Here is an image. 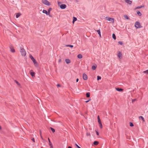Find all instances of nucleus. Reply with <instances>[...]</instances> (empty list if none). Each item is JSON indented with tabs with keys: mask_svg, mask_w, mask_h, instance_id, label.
<instances>
[{
	"mask_svg": "<svg viewBox=\"0 0 148 148\" xmlns=\"http://www.w3.org/2000/svg\"><path fill=\"white\" fill-rule=\"evenodd\" d=\"M83 77L84 80H86L87 79V76L85 73H84L83 75Z\"/></svg>",
	"mask_w": 148,
	"mask_h": 148,
	"instance_id": "6e6552de",
	"label": "nucleus"
},
{
	"mask_svg": "<svg viewBox=\"0 0 148 148\" xmlns=\"http://www.w3.org/2000/svg\"><path fill=\"white\" fill-rule=\"evenodd\" d=\"M32 140L34 142H35V140H34V138H33L32 139Z\"/></svg>",
	"mask_w": 148,
	"mask_h": 148,
	"instance_id": "79ce46f5",
	"label": "nucleus"
},
{
	"mask_svg": "<svg viewBox=\"0 0 148 148\" xmlns=\"http://www.w3.org/2000/svg\"><path fill=\"white\" fill-rule=\"evenodd\" d=\"M118 43L121 45H122L123 44V43L121 41H119L118 42Z\"/></svg>",
	"mask_w": 148,
	"mask_h": 148,
	"instance_id": "473e14b6",
	"label": "nucleus"
},
{
	"mask_svg": "<svg viewBox=\"0 0 148 148\" xmlns=\"http://www.w3.org/2000/svg\"><path fill=\"white\" fill-rule=\"evenodd\" d=\"M106 20L110 21L113 23L114 22V19L113 18H110L108 16H106Z\"/></svg>",
	"mask_w": 148,
	"mask_h": 148,
	"instance_id": "20e7f679",
	"label": "nucleus"
},
{
	"mask_svg": "<svg viewBox=\"0 0 148 148\" xmlns=\"http://www.w3.org/2000/svg\"><path fill=\"white\" fill-rule=\"evenodd\" d=\"M20 52L22 56H25L26 54V52L24 48L23 47H21L20 49Z\"/></svg>",
	"mask_w": 148,
	"mask_h": 148,
	"instance_id": "f03ea898",
	"label": "nucleus"
},
{
	"mask_svg": "<svg viewBox=\"0 0 148 148\" xmlns=\"http://www.w3.org/2000/svg\"><path fill=\"white\" fill-rule=\"evenodd\" d=\"M125 2H126L127 4H131L132 3V2L131 1L128 0H125Z\"/></svg>",
	"mask_w": 148,
	"mask_h": 148,
	"instance_id": "1a4fd4ad",
	"label": "nucleus"
},
{
	"mask_svg": "<svg viewBox=\"0 0 148 148\" xmlns=\"http://www.w3.org/2000/svg\"><path fill=\"white\" fill-rule=\"evenodd\" d=\"M50 148H53V146H52V147H50Z\"/></svg>",
	"mask_w": 148,
	"mask_h": 148,
	"instance_id": "603ef678",
	"label": "nucleus"
},
{
	"mask_svg": "<svg viewBox=\"0 0 148 148\" xmlns=\"http://www.w3.org/2000/svg\"><path fill=\"white\" fill-rule=\"evenodd\" d=\"M99 142L97 141H95L94 142L93 144L95 145H97L98 144Z\"/></svg>",
	"mask_w": 148,
	"mask_h": 148,
	"instance_id": "4be33fe9",
	"label": "nucleus"
},
{
	"mask_svg": "<svg viewBox=\"0 0 148 148\" xmlns=\"http://www.w3.org/2000/svg\"><path fill=\"white\" fill-rule=\"evenodd\" d=\"M58 4L59 6H60V4H61V3L60 2H58Z\"/></svg>",
	"mask_w": 148,
	"mask_h": 148,
	"instance_id": "58836bf2",
	"label": "nucleus"
},
{
	"mask_svg": "<svg viewBox=\"0 0 148 148\" xmlns=\"http://www.w3.org/2000/svg\"><path fill=\"white\" fill-rule=\"evenodd\" d=\"M143 73H147L148 74V70L143 71Z\"/></svg>",
	"mask_w": 148,
	"mask_h": 148,
	"instance_id": "72a5a7b5",
	"label": "nucleus"
},
{
	"mask_svg": "<svg viewBox=\"0 0 148 148\" xmlns=\"http://www.w3.org/2000/svg\"><path fill=\"white\" fill-rule=\"evenodd\" d=\"M117 53V56L120 59L122 58V55L121 53V52L119 51Z\"/></svg>",
	"mask_w": 148,
	"mask_h": 148,
	"instance_id": "423d86ee",
	"label": "nucleus"
},
{
	"mask_svg": "<svg viewBox=\"0 0 148 148\" xmlns=\"http://www.w3.org/2000/svg\"><path fill=\"white\" fill-rule=\"evenodd\" d=\"M97 66L96 65L92 66V69L93 70H95L97 68Z\"/></svg>",
	"mask_w": 148,
	"mask_h": 148,
	"instance_id": "4468645a",
	"label": "nucleus"
},
{
	"mask_svg": "<svg viewBox=\"0 0 148 148\" xmlns=\"http://www.w3.org/2000/svg\"><path fill=\"white\" fill-rule=\"evenodd\" d=\"M61 59H60L59 60H58V62H61Z\"/></svg>",
	"mask_w": 148,
	"mask_h": 148,
	"instance_id": "a19ab883",
	"label": "nucleus"
},
{
	"mask_svg": "<svg viewBox=\"0 0 148 148\" xmlns=\"http://www.w3.org/2000/svg\"><path fill=\"white\" fill-rule=\"evenodd\" d=\"M137 13L139 16H141L142 15L141 13L138 11H137Z\"/></svg>",
	"mask_w": 148,
	"mask_h": 148,
	"instance_id": "b1692460",
	"label": "nucleus"
},
{
	"mask_svg": "<svg viewBox=\"0 0 148 148\" xmlns=\"http://www.w3.org/2000/svg\"><path fill=\"white\" fill-rule=\"evenodd\" d=\"M112 38H113L114 39V40H116V36L114 34H112Z\"/></svg>",
	"mask_w": 148,
	"mask_h": 148,
	"instance_id": "412c9836",
	"label": "nucleus"
},
{
	"mask_svg": "<svg viewBox=\"0 0 148 148\" xmlns=\"http://www.w3.org/2000/svg\"><path fill=\"white\" fill-rule=\"evenodd\" d=\"M75 145L78 148H81L78 146L76 144H75Z\"/></svg>",
	"mask_w": 148,
	"mask_h": 148,
	"instance_id": "ea45409f",
	"label": "nucleus"
},
{
	"mask_svg": "<svg viewBox=\"0 0 148 148\" xmlns=\"http://www.w3.org/2000/svg\"><path fill=\"white\" fill-rule=\"evenodd\" d=\"M52 10V8H49L48 10V15L50 16V11Z\"/></svg>",
	"mask_w": 148,
	"mask_h": 148,
	"instance_id": "2eb2a0df",
	"label": "nucleus"
},
{
	"mask_svg": "<svg viewBox=\"0 0 148 148\" xmlns=\"http://www.w3.org/2000/svg\"><path fill=\"white\" fill-rule=\"evenodd\" d=\"M116 90H117V91H119V92H121L123 91V89L122 88H116Z\"/></svg>",
	"mask_w": 148,
	"mask_h": 148,
	"instance_id": "f8f14e48",
	"label": "nucleus"
},
{
	"mask_svg": "<svg viewBox=\"0 0 148 148\" xmlns=\"http://www.w3.org/2000/svg\"><path fill=\"white\" fill-rule=\"evenodd\" d=\"M90 100H88V101H86L85 102H86V103H87V102H88L89 101H90Z\"/></svg>",
	"mask_w": 148,
	"mask_h": 148,
	"instance_id": "c03bdc74",
	"label": "nucleus"
},
{
	"mask_svg": "<svg viewBox=\"0 0 148 148\" xmlns=\"http://www.w3.org/2000/svg\"><path fill=\"white\" fill-rule=\"evenodd\" d=\"M142 7H142V6H138V7H137L136 8V9L140 8H142Z\"/></svg>",
	"mask_w": 148,
	"mask_h": 148,
	"instance_id": "e433bc0d",
	"label": "nucleus"
},
{
	"mask_svg": "<svg viewBox=\"0 0 148 148\" xmlns=\"http://www.w3.org/2000/svg\"><path fill=\"white\" fill-rule=\"evenodd\" d=\"M68 148H72L71 147H70V146H69L68 147Z\"/></svg>",
	"mask_w": 148,
	"mask_h": 148,
	"instance_id": "8fccbe9b",
	"label": "nucleus"
},
{
	"mask_svg": "<svg viewBox=\"0 0 148 148\" xmlns=\"http://www.w3.org/2000/svg\"><path fill=\"white\" fill-rule=\"evenodd\" d=\"M10 51L14 53L15 52V50L13 47H10Z\"/></svg>",
	"mask_w": 148,
	"mask_h": 148,
	"instance_id": "9b49d317",
	"label": "nucleus"
},
{
	"mask_svg": "<svg viewBox=\"0 0 148 148\" xmlns=\"http://www.w3.org/2000/svg\"><path fill=\"white\" fill-rule=\"evenodd\" d=\"M16 83L18 84L19 85V84L18 83V82L17 81H16Z\"/></svg>",
	"mask_w": 148,
	"mask_h": 148,
	"instance_id": "49530a36",
	"label": "nucleus"
},
{
	"mask_svg": "<svg viewBox=\"0 0 148 148\" xmlns=\"http://www.w3.org/2000/svg\"><path fill=\"white\" fill-rule=\"evenodd\" d=\"M124 18L126 19H129V17L127 15H124Z\"/></svg>",
	"mask_w": 148,
	"mask_h": 148,
	"instance_id": "5701e85b",
	"label": "nucleus"
},
{
	"mask_svg": "<svg viewBox=\"0 0 148 148\" xmlns=\"http://www.w3.org/2000/svg\"><path fill=\"white\" fill-rule=\"evenodd\" d=\"M77 18L75 17H73V24H74L75 22L76 21H77Z\"/></svg>",
	"mask_w": 148,
	"mask_h": 148,
	"instance_id": "a211bd4d",
	"label": "nucleus"
},
{
	"mask_svg": "<svg viewBox=\"0 0 148 148\" xmlns=\"http://www.w3.org/2000/svg\"><path fill=\"white\" fill-rule=\"evenodd\" d=\"M42 3L45 5L49 6L50 5L49 2L47 0H42Z\"/></svg>",
	"mask_w": 148,
	"mask_h": 148,
	"instance_id": "39448f33",
	"label": "nucleus"
},
{
	"mask_svg": "<svg viewBox=\"0 0 148 148\" xmlns=\"http://www.w3.org/2000/svg\"><path fill=\"white\" fill-rule=\"evenodd\" d=\"M86 135L87 136H89V137L90 136V134L89 133H88V132L86 134Z\"/></svg>",
	"mask_w": 148,
	"mask_h": 148,
	"instance_id": "c756f323",
	"label": "nucleus"
},
{
	"mask_svg": "<svg viewBox=\"0 0 148 148\" xmlns=\"http://www.w3.org/2000/svg\"><path fill=\"white\" fill-rule=\"evenodd\" d=\"M130 125L131 127H133L134 126V125L132 123H130Z\"/></svg>",
	"mask_w": 148,
	"mask_h": 148,
	"instance_id": "2f4dec72",
	"label": "nucleus"
},
{
	"mask_svg": "<svg viewBox=\"0 0 148 148\" xmlns=\"http://www.w3.org/2000/svg\"><path fill=\"white\" fill-rule=\"evenodd\" d=\"M0 129L1 130V126H0Z\"/></svg>",
	"mask_w": 148,
	"mask_h": 148,
	"instance_id": "864d4df0",
	"label": "nucleus"
},
{
	"mask_svg": "<svg viewBox=\"0 0 148 148\" xmlns=\"http://www.w3.org/2000/svg\"><path fill=\"white\" fill-rule=\"evenodd\" d=\"M42 12L44 13L46 15H48L47 11L46 10H44L42 11Z\"/></svg>",
	"mask_w": 148,
	"mask_h": 148,
	"instance_id": "f3484780",
	"label": "nucleus"
},
{
	"mask_svg": "<svg viewBox=\"0 0 148 148\" xmlns=\"http://www.w3.org/2000/svg\"><path fill=\"white\" fill-rule=\"evenodd\" d=\"M50 129L53 132H54L55 131V130L54 129H53V128H52V127H50Z\"/></svg>",
	"mask_w": 148,
	"mask_h": 148,
	"instance_id": "c85d7f7f",
	"label": "nucleus"
},
{
	"mask_svg": "<svg viewBox=\"0 0 148 148\" xmlns=\"http://www.w3.org/2000/svg\"><path fill=\"white\" fill-rule=\"evenodd\" d=\"M96 134H97V135H99L98 132L97 131H96Z\"/></svg>",
	"mask_w": 148,
	"mask_h": 148,
	"instance_id": "37998d69",
	"label": "nucleus"
},
{
	"mask_svg": "<svg viewBox=\"0 0 148 148\" xmlns=\"http://www.w3.org/2000/svg\"><path fill=\"white\" fill-rule=\"evenodd\" d=\"M30 58L33 62L34 66L37 67H38V62L32 55H30Z\"/></svg>",
	"mask_w": 148,
	"mask_h": 148,
	"instance_id": "f257e3e1",
	"label": "nucleus"
},
{
	"mask_svg": "<svg viewBox=\"0 0 148 148\" xmlns=\"http://www.w3.org/2000/svg\"><path fill=\"white\" fill-rule=\"evenodd\" d=\"M49 145L50 147H51L52 146H53L52 145V143H51V142H50L49 143Z\"/></svg>",
	"mask_w": 148,
	"mask_h": 148,
	"instance_id": "c9c22d12",
	"label": "nucleus"
},
{
	"mask_svg": "<svg viewBox=\"0 0 148 148\" xmlns=\"http://www.w3.org/2000/svg\"><path fill=\"white\" fill-rule=\"evenodd\" d=\"M86 96L87 97H89L90 96V93L89 92L87 93L86 94Z\"/></svg>",
	"mask_w": 148,
	"mask_h": 148,
	"instance_id": "393cba45",
	"label": "nucleus"
},
{
	"mask_svg": "<svg viewBox=\"0 0 148 148\" xmlns=\"http://www.w3.org/2000/svg\"><path fill=\"white\" fill-rule=\"evenodd\" d=\"M48 141H49V142H50V139H49V138H48Z\"/></svg>",
	"mask_w": 148,
	"mask_h": 148,
	"instance_id": "09e8293b",
	"label": "nucleus"
},
{
	"mask_svg": "<svg viewBox=\"0 0 148 148\" xmlns=\"http://www.w3.org/2000/svg\"><path fill=\"white\" fill-rule=\"evenodd\" d=\"M21 15V14L20 13H18L16 14V18H18Z\"/></svg>",
	"mask_w": 148,
	"mask_h": 148,
	"instance_id": "aec40b11",
	"label": "nucleus"
},
{
	"mask_svg": "<svg viewBox=\"0 0 148 148\" xmlns=\"http://www.w3.org/2000/svg\"><path fill=\"white\" fill-rule=\"evenodd\" d=\"M136 100V99H134L132 100V102H133V101H135Z\"/></svg>",
	"mask_w": 148,
	"mask_h": 148,
	"instance_id": "de8ad7c7",
	"label": "nucleus"
},
{
	"mask_svg": "<svg viewBox=\"0 0 148 148\" xmlns=\"http://www.w3.org/2000/svg\"><path fill=\"white\" fill-rule=\"evenodd\" d=\"M139 118H141L142 120L143 121L145 122V120L144 118L142 116H139Z\"/></svg>",
	"mask_w": 148,
	"mask_h": 148,
	"instance_id": "a878e982",
	"label": "nucleus"
},
{
	"mask_svg": "<svg viewBox=\"0 0 148 148\" xmlns=\"http://www.w3.org/2000/svg\"><path fill=\"white\" fill-rule=\"evenodd\" d=\"M65 62L66 64H69L71 62L70 60L69 59H66L65 60Z\"/></svg>",
	"mask_w": 148,
	"mask_h": 148,
	"instance_id": "ddd939ff",
	"label": "nucleus"
},
{
	"mask_svg": "<svg viewBox=\"0 0 148 148\" xmlns=\"http://www.w3.org/2000/svg\"><path fill=\"white\" fill-rule=\"evenodd\" d=\"M40 137H41V138H42V139L43 140V138L42 137V136L41 135V132H40Z\"/></svg>",
	"mask_w": 148,
	"mask_h": 148,
	"instance_id": "4c0bfd02",
	"label": "nucleus"
},
{
	"mask_svg": "<svg viewBox=\"0 0 148 148\" xmlns=\"http://www.w3.org/2000/svg\"><path fill=\"white\" fill-rule=\"evenodd\" d=\"M57 86H60V85H59V84H58V85H57Z\"/></svg>",
	"mask_w": 148,
	"mask_h": 148,
	"instance_id": "3c124183",
	"label": "nucleus"
},
{
	"mask_svg": "<svg viewBox=\"0 0 148 148\" xmlns=\"http://www.w3.org/2000/svg\"><path fill=\"white\" fill-rule=\"evenodd\" d=\"M98 123L99 124L100 127L101 128H102V125L101 122L99 123Z\"/></svg>",
	"mask_w": 148,
	"mask_h": 148,
	"instance_id": "bb28decb",
	"label": "nucleus"
},
{
	"mask_svg": "<svg viewBox=\"0 0 148 148\" xmlns=\"http://www.w3.org/2000/svg\"><path fill=\"white\" fill-rule=\"evenodd\" d=\"M67 47H70L71 48L73 47V45H68L67 46Z\"/></svg>",
	"mask_w": 148,
	"mask_h": 148,
	"instance_id": "f704fd0d",
	"label": "nucleus"
},
{
	"mask_svg": "<svg viewBox=\"0 0 148 148\" xmlns=\"http://www.w3.org/2000/svg\"><path fill=\"white\" fill-rule=\"evenodd\" d=\"M78 80H79V79L78 78H77L76 79V82H78Z\"/></svg>",
	"mask_w": 148,
	"mask_h": 148,
	"instance_id": "a18cd8bd",
	"label": "nucleus"
},
{
	"mask_svg": "<svg viewBox=\"0 0 148 148\" xmlns=\"http://www.w3.org/2000/svg\"><path fill=\"white\" fill-rule=\"evenodd\" d=\"M77 57L78 58L81 59L82 58V56L81 54H79L77 55Z\"/></svg>",
	"mask_w": 148,
	"mask_h": 148,
	"instance_id": "dca6fc26",
	"label": "nucleus"
},
{
	"mask_svg": "<svg viewBox=\"0 0 148 148\" xmlns=\"http://www.w3.org/2000/svg\"><path fill=\"white\" fill-rule=\"evenodd\" d=\"M60 7L61 9H64L66 8V6L65 4H62L60 5Z\"/></svg>",
	"mask_w": 148,
	"mask_h": 148,
	"instance_id": "0eeeda50",
	"label": "nucleus"
},
{
	"mask_svg": "<svg viewBox=\"0 0 148 148\" xmlns=\"http://www.w3.org/2000/svg\"><path fill=\"white\" fill-rule=\"evenodd\" d=\"M135 27L137 29L140 28L142 27L140 25V23L138 21H137L135 23Z\"/></svg>",
	"mask_w": 148,
	"mask_h": 148,
	"instance_id": "7ed1b4c3",
	"label": "nucleus"
},
{
	"mask_svg": "<svg viewBox=\"0 0 148 148\" xmlns=\"http://www.w3.org/2000/svg\"><path fill=\"white\" fill-rule=\"evenodd\" d=\"M96 31L97 32L98 34L99 35L100 38H101V32L100 29L96 30Z\"/></svg>",
	"mask_w": 148,
	"mask_h": 148,
	"instance_id": "9d476101",
	"label": "nucleus"
},
{
	"mask_svg": "<svg viewBox=\"0 0 148 148\" xmlns=\"http://www.w3.org/2000/svg\"><path fill=\"white\" fill-rule=\"evenodd\" d=\"M101 79V77L100 76H97V80H99V79Z\"/></svg>",
	"mask_w": 148,
	"mask_h": 148,
	"instance_id": "7c9ffc66",
	"label": "nucleus"
},
{
	"mask_svg": "<svg viewBox=\"0 0 148 148\" xmlns=\"http://www.w3.org/2000/svg\"><path fill=\"white\" fill-rule=\"evenodd\" d=\"M30 74L32 76H34L35 75V73L34 72H30Z\"/></svg>",
	"mask_w": 148,
	"mask_h": 148,
	"instance_id": "cd10ccee",
	"label": "nucleus"
},
{
	"mask_svg": "<svg viewBox=\"0 0 148 148\" xmlns=\"http://www.w3.org/2000/svg\"><path fill=\"white\" fill-rule=\"evenodd\" d=\"M97 119H98V123L101 122V120L100 119L99 116V115H98L97 116Z\"/></svg>",
	"mask_w": 148,
	"mask_h": 148,
	"instance_id": "6ab92c4d",
	"label": "nucleus"
}]
</instances>
